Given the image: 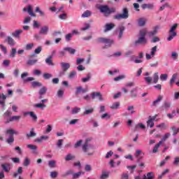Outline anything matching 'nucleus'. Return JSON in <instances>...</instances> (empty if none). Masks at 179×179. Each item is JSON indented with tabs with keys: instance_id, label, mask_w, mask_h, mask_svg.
I'll list each match as a JSON object with an SVG mask.
<instances>
[{
	"instance_id": "1",
	"label": "nucleus",
	"mask_w": 179,
	"mask_h": 179,
	"mask_svg": "<svg viewBox=\"0 0 179 179\" xmlns=\"http://www.w3.org/2000/svg\"><path fill=\"white\" fill-rule=\"evenodd\" d=\"M98 9L100 10L101 13H103L104 16H110L111 13H115V8H108V6H100L98 7Z\"/></svg>"
},
{
	"instance_id": "2",
	"label": "nucleus",
	"mask_w": 179,
	"mask_h": 179,
	"mask_svg": "<svg viewBox=\"0 0 179 179\" xmlns=\"http://www.w3.org/2000/svg\"><path fill=\"white\" fill-rule=\"evenodd\" d=\"M82 149L87 156H93L94 155V146L92 144L84 143Z\"/></svg>"
},
{
	"instance_id": "3",
	"label": "nucleus",
	"mask_w": 179,
	"mask_h": 179,
	"mask_svg": "<svg viewBox=\"0 0 179 179\" xmlns=\"http://www.w3.org/2000/svg\"><path fill=\"white\" fill-rule=\"evenodd\" d=\"M129 17V14L128 11V8H124L122 9V14H117L114 16V19L116 20H121V19H128Z\"/></svg>"
},
{
	"instance_id": "4",
	"label": "nucleus",
	"mask_w": 179,
	"mask_h": 179,
	"mask_svg": "<svg viewBox=\"0 0 179 179\" xmlns=\"http://www.w3.org/2000/svg\"><path fill=\"white\" fill-rule=\"evenodd\" d=\"M98 43H103L105 44V47L103 48H108L110 45L114 44V41L113 39L107 38H99L97 39Z\"/></svg>"
},
{
	"instance_id": "5",
	"label": "nucleus",
	"mask_w": 179,
	"mask_h": 179,
	"mask_svg": "<svg viewBox=\"0 0 179 179\" xmlns=\"http://www.w3.org/2000/svg\"><path fill=\"white\" fill-rule=\"evenodd\" d=\"M6 134L7 135H11L9 138L6 140L8 143H13L15 142V138H13V135H17L19 132L15 131L13 129H7Z\"/></svg>"
},
{
	"instance_id": "6",
	"label": "nucleus",
	"mask_w": 179,
	"mask_h": 179,
	"mask_svg": "<svg viewBox=\"0 0 179 179\" xmlns=\"http://www.w3.org/2000/svg\"><path fill=\"white\" fill-rule=\"evenodd\" d=\"M60 66L62 71H59V76H64L65 73L69 69V68H71V64L66 62H61Z\"/></svg>"
},
{
	"instance_id": "7",
	"label": "nucleus",
	"mask_w": 179,
	"mask_h": 179,
	"mask_svg": "<svg viewBox=\"0 0 179 179\" xmlns=\"http://www.w3.org/2000/svg\"><path fill=\"white\" fill-rule=\"evenodd\" d=\"M91 97L92 100H94V101H103V96L101 95V93L94 92L91 94Z\"/></svg>"
},
{
	"instance_id": "8",
	"label": "nucleus",
	"mask_w": 179,
	"mask_h": 179,
	"mask_svg": "<svg viewBox=\"0 0 179 179\" xmlns=\"http://www.w3.org/2000/svg\"><path fill=\"white\" fill-rule=\"evenodd\" d=\"M148 43V40H146V37H139L138 40L135 41V45H139V44H146Z\"/></svg>"
},
{
	"instance_id": "9",
	"label": "nucleus",
	"mask_w": 179,
	"mask_h": 179,
	"mask_svg": "<svg viewBox=\"0 0 179 179\" xmlns=\"http://www.w3.org/2000/svg\"><path fill=\"white\" fill-rule=\"evenodd\" d=\"M27 76H29V73L27 72H24L21 74V78L23 79L24 82H32V80H35L33 77H29L27 79H24Z\"/></svg>"
},
{
	"instance_id": "10",
	"label": "nucleus",
	"mask_w": 179,
	"mask_h": 179,
	"mask_svg": "<svg viewBox=\"0 0 179 179\" xmlns=\"http://www.w3.org/2000/svg\"><path fill=\"white\" fill-rule=\"evenodd\" d=\"M4 42L7 43V44H8V45H10L11 47H13V45H15V44H16V41H15V39H13L10 36H7V38Z\"/></svg>"
},
{
	"instance_id": "11",
	"label": "nucleus",
	"mask_w": 179,
	"mask_h": 179,
	"mask_svg": "<svg viewBox=\"0 0 179 179\" xmlns=\"http://www.w3.org/2000/svg\"><path fill=\"white\" fill-rule=\"evenodd\" d=\"M1 167L6 173H9V171H10V163L3 164H1Z\"/></svg>"
},
{
	"instance_id": "12",
	"label": "nucleus",
	"mask_w": 179,
	"mask_h": 179,
	"mask_svg": "<svg viewBox=\"0 0 179 179\" xmlns=\"http://www.w3.org/2000/svg\"><path fill=\"white\" fill-rule=\"evenodd\" d=\"M22 174H23V168L22 166H20L18 167L17 171L13 174V176L14 177V178H16L17 176H22Z\"/></svg>"
},
{
	"instance_id": "13",
	"label": "nucleus",
	"mask_w": 179,
	"mask_h": 179,
	"mask_svg": "<svg viewBox=\"0 0 179 179\" xmlns=\"http://www.w3.org/2000/svg\"><path fill=\"white\" fill-rule=\"evenodd\" d=\"M23 33V30L22 29H17L15 30V32L12 33V36L13 37H15V38H19L20 37V35Z\"/></svg>"
},
{
	"instance_id": "14",
	"label": "nucleus",
	"mask_w": 179,
	"mask_h": 179,
	"mask_svg": "<svg viewBox=\"0 0 179 179\" xmlns=\"http://www.w3.org/2000/svg\"><path fill=\"white\" fill-rule=\"evenodd\" d=\"M36 135L37 134L34 132V128H32L30 132L26 134V136L28 139H30V138H34Z\"/></svg>"
},
{
	"instance_id": "15",
	"label": "nucleus",
	"mask_w": 179,
	"mask_h": 179,
	"mask_svg": "<svg viewBox=\"0 0 179 179\" xmlns=\"http://www.w3.org/2000/svg\"><path fill=\"white\" fill-rule=\"evenodd\" d=\"M48 30H49L48 27V26H44V27L41 28L39 34H44L45 36V35L48 34Z\"/></svg>"
},
{
	"instance_id": "16",
	"label": "nucleus",
	"mask_w": 179,
	"mask_h": 179,
	"mask_svg": "<svg viewBox=\"0 0 179 179\" xmlns=\"http://www.w3.org/2000/svg\"><path fill=\"white\" fill-rule=\"evenodd\" d=\"M106 29H104V32H107L110 30H112V29H114V27H115V24H113V23H110V24H106L105 25Z\"/></svg>"
},
{
	"instance_id": "17",
	"label": "nucleus",
	"mask_w": 179,
	"mask_h": 179,
	"mask_svg": "<svg viewBox=\"0 0 179 179\" xmlns=\"http://www.w3.org/2000/svg\"><path fill=\"white\" fill-rule=\"evenodd\" d=\"M21 116H12L10 119L7 120L6 124H9V122H12V121H19L20 120Z\"/></svg>"
},
{
	"instance_id": "18",
	"label": "nucleus",
	"mask_w": 179,
	"mask_h": 179,
	"mask_svg": "<svg viewBox=\"0 0 179 179\" xmlns=\"http://www.w3.org/2000/svg\"><path fill=\"white\" fill-rule=\"evenodd\" d=\"M80 93H87V90L83 89L82 87H77L76 94H80Z\"/></svg>"
},
{
	"instance_id": "19",
	"label": "nucleus",
	"mask_w": 179,
	"mask_h": 179,
	"mask_svg": "<svg viewBox=\"0 0 179 179\" xmlns=\"http://www.w3.org/2000/svg\"><path fill=\"white\" fill-rule=\"evenodd\" d=\"M27 13H29V15L30 16H31L32 17H36V13H34V12H33V7H31V5L28 6L27 8Z\"/></svg>"
},
{
	"instance_id": "20",
	"label": "nucleus",
	"mask_w": 179,
	"mask_h": 179,
	"mask_svg": "<svg viewBox=\"0 0 179 179\" xmlns=\"http://www.w3.org/2000/svg\"><path fill=\"white\" fill-rule=\"evenodd\" d=\"M138 26H140L141 27H143V26H145L146 24V18H139L138 20Z\"/></svg>"
},
{
	"instance_id": "21",
	"label": "nucleus",
	"mask_w": 179,
	"mask_h": 179,
	"mask_svg": "<svg viewBox=\"0 0 179 179\" xmlns=\"http://www.w3.org/2000/svg\"><path fill=\"white\" fill-rule=\"evenodd\" d=\"M47 90H48V89H47V87H42L38 92L39 96H43L45 94L47 93Z\"/></svg>"
},
{
	"instance_id": "22",
	"label": "nucleus",
	"mask_w": 179,
	"mask_h": 179,
	"mask_svg": "<svg viewBox=\"0 0 179 179\" xmlns=\"http://www.w3.org/2000/svg\"><path fill=\"white\" fill-rule=\"evenodd\" d=\"M45 64L50 66H54V63L52 62V56H49L48 58H46Z\"/></svg>"
},
{
	"instance_id": "23",
	"label": "nucleus",
	"mask_w": 179,
	"mask_h": 179,
	"mask_svg": "<svg viewBox=\"0 0 179 179\" xmlns=\"http://www.w3.org/2000/svg\"><path fill=\"white\" fill-rule=\"evenodd\" d=\"M27 147L29 148V149H31V150H34V153L35 154V155H37V147H36V145H31V144H28L27 145Z\"/></svg>"
},
{
	"instance_id": "24",
	"label": "nucleus",
	"mask_w": 179,
	"mask_h": 179,
	"mask_svg": "<svg viewBox=\"0 0 179 179\" xmlns=\"http://www.w3.org/2000/svg\"><path fill=\"white\" fill-rule=\"evenodd\" d=\"M155 117L150 118L148 121H147L148 127H150V128H153L155 127V123L153 121H155Z\"/></svg>"
},
{
	"instance_id": "25",
	"label": "nucleus",
	"mask_w": 179,
	"mask_h": 179,
	"mask_svg": "<svg viewBox=\"0 0 179 179\" xmlns=\"http://www.w3.org/2000/svg\"><path fill=\"white\" fill-rule=\"evenodd\" d=\"M64 51H67L71 55H73L76 52V50L69 47L64 48Z\"/></svg>"
},
{
	"instance_id": "26",
	"label": "nucleus",
	"mask_w": 179,
	"mask_h": 179,
	"mask_svg": "<svg viewBox=\"0 0 179 179\" xmlns=\"http://www.w3.org/2000/svg\"><path fill=\"white\" fill-rule=\"evenodd\" d=\"M43 86V84L38 81H33L31 83V87H41Z\"/></svg>"
},
{
	"instance_id": "27",
	"label": "nucleus",
	"mask_w": 179,
	"mask_h": 179,
	"mask_svg": "<svg viewBox=\"0 0 179 179\" xmlns=\"http://www.w3.org/2000/svg\"><path fill=\"white\" fill-rule=\"evenodd\" d=\"M94 111V108H93L85 109V112L83 113V115H89V114H93Z\"/></svg>"
},
{
	"instance_id": "28",
	"label": "nucleus",
	"mask_w": 179,
	"mask_h": 179,
	"mask_svg": "<svg viewBox=\"0 0 179 179\" xmlns=\"http://www.w3.org/2000/svg\"><path fill=\"white\" fill-rule=\"evenodd\" d=\"M119 36H118V38H122V35L124 34V31L125 30V27L124 26H121L119 27Z\"/></svg>"
},
{
	"instance_id": "29",
	"label": "nucleus",
	"mask_w": 179,
	"mask_h": 179,
	"mask_svg": "<svg viewBox=\"0 0 179 179\" xmlns=\"http://www.w3.org/2000/svg\"><path fill=\"white\" fill-rule=\"evenodd\" d=\"M171 134L170 133H166L163 136L162 140L159 142H162V143H163V142H166V141H167V139H169V138H170Z\"/></svg>"
},
{
	"instance_id": "30",
	"label": "nucleus",
	"mask_w": 179,
	"mask_h": 179,
	"mask_svg": "<svg viewBox=\"0 0 179 179\" xmlns=\"http://www.w3.org/2000/svg\"><path fill=\"white\" fill-rule=\"evenodd\" d=\"M142 9H152L154 8L153 4H142L141 5Z\"/></svg>"
},
{
	"instance_id": "31",
	"label": "nucleus",
	"mask_w": 179,
	"mask_h": 179,
	"mask_svg": "<svg viewBox=\"0 0 179 179\" xmlns=\"http://www.w3.org/2000/svg\"><path fill=\"white\" fill-rule=\"evenodd\" d=\"M38 62V59H29L27 61V65H29L30 66L37 64V62Z\"/></svg>"
},
{
	"instance_id": "32",
	"label": "nucleus",
	"mask_w": 179,
	"mask_h": 179,
	"mask_svg": "<svg viewBox=\"0 0 179 179\" xmlns=\"http://www.w3.org/2000/svg\"><path fill=\"white\" fill-rule=\"evenodd\" d=\"M147 33H148V29H143L140 30L139 36H140V37H146Z\"/></svg>"
},
{
	"instance_id": "33",
	"label": "nucleus",
	"mask_w": 179,
	"mask_h": 179,
	"mask_svg": "<svg viewBox=\"0 0 179 179\" xmlns=\"http://www.w3.org/2000/svg\"><path fill=\"white\" fill-rule=\"evenodd\" d=\"M162 145V141H159V143L156 144L152 150V153H157L159 148Z\"/></svg>"
},
{
	"instance_id": "34",
	"label": "nucleus",
	"mask_w": 179,
	"mask_h": 179,
	"mask_svg": "<svg viewBox=\"0 0 179 179\" xmlns=\"http://www.w3.org/2000/svg\"><path fill=\"white\" fill-rule=\"evenodd\" d=\"M162 100H163V96L159 95L157 99L152 102V106H156L157 103L162 101Z\"/></svg>"
},
{
	"instance_id": "35",
	"label": "nucleus",
	"mask_w": 179,
	"mask_h": 179,
	"mask_svg": "<svg viewBox=\"0 0 179 179\" xmlns=\"http://www.w3.org/2000/svg\"><path fill=\"white\" fill-rule=\"evenodd\" d=\"M110 108L112 110H117V108H120V102L113 103L110 106Z\"/></svg>"
},
{
	"instance_id": "36",
	"label": "nucleus",
	"mask_w": 179,
	"mask_h": 179,
	"mask_svg": "<svg viewBox=\"0 0 179 179\" xmlns=\"http://www.w3.org/2000/svg\"><path fill=\"white\" fill-rule=\"evenodd\" d=\"M178 27V24L176 23L174 24L170 29L169 33H176V30H177V28Z\"/></svg>"
},
{
	"instance_id": "37",
	"label": "nucleus",
	"mask_w": 179,
	"mask_h": 179,
	"mask_svg": "<svg viewBox=\"0 0 179 179\" xmlns=\"http://www.w3.org/2000/svg\"><path fill=\"white\" fill-rule=\"evenodd\" d=\"M178 76V75L177 73L173 74V76H172V77H171V78L170 80V85H171V86H173V83H174V82H176V79H177V76Z\"/></svg>"
},
{
	"instance_id": "38",
	"label": "nucleus",
	"mask_w": 179,
	"mask_h": 179,
	"mask_svg": "<svg viewBox=\"0 0 179 179\" xmlns=\"http://www.w3.org/2000/svg\"><path fill=\"white\" fill-rule=\"evenodd\" d=\"M171 131H173V136H176V135H177V134H178L179 132V127L176 128L175 126L172 127L171 128Z\"/></svg>"
},
{
	"instance_id": "39",
	"label": "nucleus",
	"mask_w": 179,
	"mask_h": 179,
	"mask_svg": "<svg viewBox=\"0 0 179 179\" xmlns=\"http://www.w3.org/2000/svg\"><path fill=\"white\" fill-rule=\"evenodd\" d=\"M90 16H92V12L89 10L85 11L81 15L82 17H89Z\"/></svg>"
},
{
	"instance_id": "40",
	"label": "nucleus",
	"mask_w": 179,
	"mask_h": 179,
	"mask_svg": "<svg viewBox=\"0 0 179 179\" xmlns=\"http://www.w3.org/2000/svg\"><path fill=\"white\" fill-rule=\"evenodd\" d=\"M36 13H39L41 16H45V13L41 10H40V7L37 6L35 10Z\"/></svg>"
},
{
	"instance_id": "41",
	"label": "nucleus",
	"mask_w": 179,
	"mask_h": 179,
	"mask_svg": "<svg viewBox=\"0 0 179 179\" xmlns=\"http://www.w3.org/2000/svg\"><path fill=\"white\" fill-rule=\"evenodd\" d=\"M66 50H65V48H64L63 50L59 51V52H58L59 58H62V57H65V55L66 54Z\"/></svg>"
},
{
	"instance_id": "42",
	"label": "nucleus",
	"mask_w": 179,
	"mask_h": 179,
	"mask_svg": "<svg viewBox=\"0 0 179 179\" xmlns=\"http://www.w3.org/2000/svg\"><path fill=\"white\" fill-rule=\"evenodd\" d=\"M43 79H45V80H48V79H51V78H52V74L45 73H43Z\"/></svg>"
},
{
	"instance_id": "43",
	"label": "nucleus",
	"mask_w": 179,
	"mask_h": 179,
	"mask_svg": "<svg viewBox=\"0 0 179 179\" xmlns=\"http://www.w3.org/2000/svg\"><path fill=\"white\" fill-rule=\"evenodd\" d=\"M73 159H75V156L72 155L71 154H68L66 157H65V160L66 162H69V160H73Z\"/></svg>"
},
{
	"instance_id": "44",
	"label": "nucleus",
	"mask_w": 179,
	"mask_h": 179,
	"mask_svg": "<svg viewBox=\"0 0 179 179\" xmlns=\"http://www.w3.org/2000/svg\"><path fill=\"white\" fill-rule=\"evenodd\" d=\"M136 89H133L131 91V99H136V97H138V94H136Z\"/></svg>"
},
{
	"instance_id": "45",
	"label": "nucleus",
	"mask_w": 179,
	"mask_h": 179,
	"mask_svg": "<svg viewBox=\"0 0 179 179\" xmlns=\"http://www.w3.org/2000/svg\"><path fill=\"white\" fill-rule=\"evenodd\" d=\"M159 82V73H155L153 77V83H157Z\"/></svg>"
},
{
	"instance_id": "46",
	"label": "nucleus",
	"mask_w": 179,
	"mask_h": 179,
	"mask_svg": "<svg viewBox=\"0 0 179 179\" xmlns=\"http://www.w3.org/2000/svg\"><path fill=\"white\" fill-rule=\"evenodd\" d=\"M90 79H92V76L90 74H87L86 78H82V82H83V83H86V82H89Z\"/></svg>"
},
{
	"instance_id": "47",
	"label": "nucleus",
	"mask_w": 179,
	"mask_h": 179,
	"mask_svg": "<svg viewBox=\"0 0 179 179\" xmlns=\"http://www.w3.org/2000/svg\"><path fill=\"white\" fill-rule=\"evenodd\" d=\"M176 36H177V32L171 33L169 36L167 38V41H171V40H173V38H174V37H176Z\"/></svg>"
},
{
	"instance_id": "48",
	"label": "nucleus",
	"mask_w": 179,
	"mask_h": 179,
	"mask_svg": "<svg viewBox=\"0 0 179 179\" xmlns=\"http://www.w3.org/2000/svg\"><path fill=\"white\" fill-rule=\"evenodd\" d=\"M82 174H85V173H82L81 171H79L78 173H73V179L79 178V177H80V176H82Z\"/></svg>"
},
{
	"instance_id": "49",
	"label": "nucleus",
	"mask_w": 179,
	"mask_h": 179,
	"mask_svg": "<svg viewBox=\"0 0 179 179\" xmlns=\"http://www.w3.org/2000/svg\"><path fill=\"white\" fill-rule=\"evenodd\" d=\"M76 76V71H71L70 73L69 74V79H73Z\"/></svg>"
},
{
	"instance_id": "50",
	"label": "nucleus",
	"mask_w": 179,
	"mask_h": 179,
	"mask_svg": "<svg viewBox=\"0 0 179 179\" xmlns=\"http://www.w3.org/2000/svg\"><path fill=\"white\" fill-rule=\"evenodd\" d=\"M30 117H32L33 121L36 122L37 121V115L34 113V112H31L29 113Z\"/></svg>"
},
{
	"instance_id": "51",
	"label": "nucleus",
	"mask_w": 179,
	"mask_h": 179,
	"mask_svg": "<svg viewBox=\"0 0 179 179\" xmlns=\"http://www.w3.org/2000/svg\"><path fill=\"white\" fill-rule=\"evenodd\" d=\"M157 29H159V27H156L153 31H151L150 32H149V36H155V34H157Z\"/></svg>"
},
{
	"instance_id": "52",
	"label": "nucleus",
	"mask_w": 179,
	"mask_h": 179,
	"mask_svg": "<svg viewBox=\"0 0 179 179\" xmlns=\"http://www.w3.org/2000/svg\"><path fill=\"white\" fill-rule=\"evenodd\" d=\"M170 107H171V103L170 102L165 101L164 103V108H165V110H169Z\"/></svg>"
},
{
	"instance_id": "53",
	"label": "nucleus",
	"mask_w": 179,
	"mask_h": 179,
	"mask_svg": "<svg viewBox=\"0 0 179 179\" xmlns=\"http://www.w3.org/2000/svg\"><path fill=\"white\" fill-rule=\"evenodd\" d=\"M59 17L62 20H66V19H68V15H66V13H62L60 15H59Z\"/></svg>"
},
{
	"instance_id": "54",
	"label": "nucleus",
	"mask_w": 179,
	"mask_h": 179,
	"mask_svg": "<svg viewBox=\"0 0 179 179\" xmlns=\"http://www.w3.org/2000/svg\"><path fill=\"white\" fill-rule=\"evenodd\" d=\"M30 165V159H29V158H25L24 163H23V166H24V167H27V166Z\"/></svg>"
},
{
	"instance_id": "55",
	"label": "nucleus",
	"mask_w": 179,
	"mask_h": 179,
	"mask_svg": "<svg viewBox=\"0 0 179 179\" xmlns=\"http://www.w3.org/2000/svg\"><path fill=\"white\" fill-rule=\"evenodd\" d=\"M33 47H34V43H28V44H27V45L25 47V50L29 51V50H31V48H33Z\"/></svg>"
},
{
	"instance_id": "56",
	"label": "nucleus",
	"mask_w": 179,
	"mask_h": 179,
	"mask_svg": "<svg viewBox=\"0 0 179 179\" xmlns=\"http://www.w3.org/2000/svg\"><path fill=\"white\" fill-rule=\"evenodd\" d=\"M50 177L51 178H57V177H58V172L57 171L50 172Z\"/></svg>"
},
{
	"instance_id": "57",
	"label": "nucleus",
	"mask_w": 179,
	"mask_h": 179,
	"mask_svg": "<svg viewBox=\"0 0 179 179\" xmlns=\"http://www.w3.org/2000/svg\"><path fill=\"white\" fill-rule=\"evenodd\" d=\"M79 111H80V108L76 107L72 109L71 113L72 114H78V113H79Z\"/></svg>"
},
{
	"instance_id": "58",
	"label": "nucleus",
	"mask_w": 179,
	"mask_h": 179,
	"mask_svg": "<svg viewBox=\"0 0 179 179\" xmlns=\"http://www.w3.org/2000/svg\"><path fill=\"white\" fill-rule=\"evenodd\" d=\"M57 96L62 99V97H64V90H59L57 92Z\"/></svg>"
},
{
	"instance_id": "59",
	"label": "nucleus",
	"mask_w": 179,
	"mask_h": 179,
	"mask_svg": "<svg viewBox=\"0 0 179 179\" xmlns=\"http://www.w3.org/2000/svg\"><path fill=\"white\" fill-rule=\"evenodd\" d=\"M122 79H125V76L122 75V76H117V77H115V78H114V80H115V82H117V81H118V80H122Z\"/></svg>"
},
{
	"instance_id": "60",
	"label": "nucleus",
	"mask_w": 179,
	"mask_h": 179,
	"mask_svg": "<svg viewBox=\"0 0 179 179\" xmlns=\"http://www.w3.org/2000/svg\"><path fill=\"white\" fill-rule=\"evenodd\" d=\"M43 51V48L41 46H38L37 48L34 50V54H40Z\"/></svg>"
},
{
	"instance_id": "61",
	"label": "nucleus",
	"mask_w": 179,
	"mask_h": 179,
	"mask_svg": "<svg viewBox=\"0 0 179 179\" xmlns=\"http://www.w3.org/2000/svg\"><path fill=\"white\" fill-rule=\"evenodd\" d=\"M168 75L166 73L161 74L160 79L162 81L167 80Z\"/></svg>"
},
{
	"instance_id": "62",
	"label": "nucleus",
	"mask_w": 179,
	"mask_h": 179,
	"mask_svg": "<svg viewBox=\"0 0 179 179\" xmlns=\"http://www.w3.org/2000/svg\"><path fill=\"white\" fill-rule=\"evenodd\" d=\"M120 179H129V175H128V173H123L120 176Z\"/></svg>"
},
{
	"instance_id": "63",
	"label": "nucleus",
	"mask_w": 179,
	"mask_h": 179,
	"mask_svg": "<svg viewBox=\"0 0 179 179\" xmlns=\"http://www.w3.org/2000/svg\"><path fill=\"white\" fill-rule=\"evenodd\" d=\"M55 161H54V160H51V161H49V162H48V166H49V167H50V168H54V167H55Z\"/></svg>"
},
{
	"instance_id": "64",
	"label": "nucleus",
	"mask_w": 179,
	"mask_h": 179,
	"mask_svg": "<svg viewBox=\"0 0 179 179\" xmlns=\"http://www.w3.org/2000/svg\"><path fill=\"white\" fill-rule=\"evenodd\" d=\"M108 178V174L106 172H103L102 175L101 176V179H107Z\"/></svg>"
}]
</instances>
